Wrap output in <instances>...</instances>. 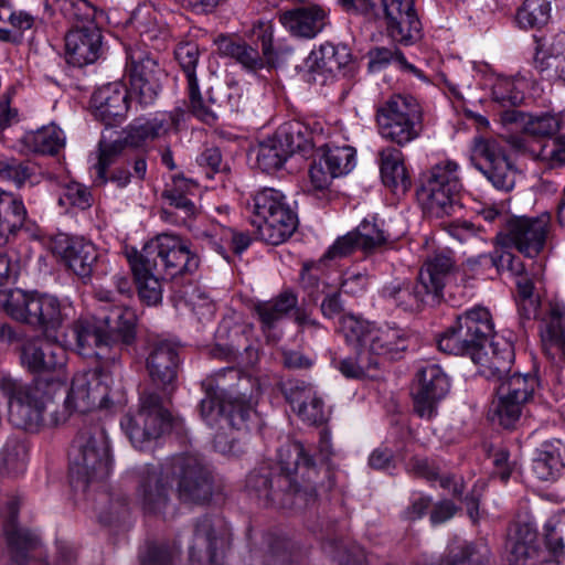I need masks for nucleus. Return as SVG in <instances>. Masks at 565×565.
I'll list each match as a JSON object with an SVG mask.
<instances>
[{
  "label": "nucleus",
  "instance_id": "f257e3e1",
  "mask_svg": "<svg viewBox=\"0 0 565 565\" xmlns=\"http://www.w3.org/2000/svg\"><path fill=\"white\" fill-rule=\"evenodd\" d=\"M280 472L271 476L267 467L247 476L246 488L257 498L280 508L307 507L317 497L313 476L317 473L311 456L299 441H288L277 451Z\"/></svg>",
  "mask_w": 565,
  "mask_h": 565
},
{
  "label": "nucleus",
  "instance_id": "f03ea898",
  "mask_svg": "<svg viewBox=\"0 0 565 565\" xmlns=\"http://www.w3.org/2000/svg\"><path fill=\"white\" fill-rule=\"evenodd\" d=\"M339 328L355 351V358L334 356L332 364L348 379L373 376L371 372L377 370L386 358L395 360L406 349L403 332L397 328H376L352 315L341 317Z\"/></svg>",
  "mask_w": 565,
  "mask_h": 565
},
{
  "label": "nucleus",
  "instance_id": "7ed1b4c3",
  "mask_svg": "<svg viewBox=\"0 0 565 565\" xmlns=\"http://www.w3.org/2000/svg\"><path fill=\"white\" fill-rule=\"evenodd\" d=\"M212 381L204 384L206 396L200 403V413L203 420L213 426L224 420L235 429L247 428L254 411L249 403L252 392L248 387L250 380L242 376L235 367L222 369Z\"/></svg>",
  "mask_w": 565,
  "mask_h": 565
},
{
  "label": "nucleus",
  "instance_id": "20e7f679",
  "mask_svg": "<svg viewBox=\"0 0 565 565\" xmlns=\"http://www.w3.org/2000/svg\"><path fill=\"white\" fill-rule=\"evenodd\" d=\"M100 324L79 321L76 327L78 354L115 361L117 353L107 355V349L130 344L136 335L137 317L132 309L114 305L109 312L99 318Z\"/></svg>",
  "mask_w": 565,
  "mask_h": 565
},
{
  "label": "nucleus",
  "instance_id": "39448f33",
  "mask_svg": "<svg viewBox=\"0 0 565 565\" xmlns=\"http://www.w3.org/2000/svg\"><path fill=\"white\" fill-rule=\"evenodd\" d=\"M3 308L13 320L40 328L45 338H66L62 332L66 316L54 296L11 289L3 294Z\"/></svg>",
  "mask_w": 565,
  "mask_h": 565
},
{
  "label": "nucleus",
  "instance_id": "423d86ee",
  "mask_svg": "<svg viewBox=\"0 0 565 565\" xmlns=\"http://www.w3.org/2000/svg\"><path fill=\"white\" fill-rule=\"evenodd\" d=\"M248 210L259 238L270 245L286 242L298 226L296 212L276 189L264 188L256 192L248 203Z\"/></svg>",
  "mask_w": 565,
  "mask_h": 565
},
{
  "label": "nucleus",
  "instance_id": "0eeeda50",
  "mask_svg": "<svg viewBox=\"0 0 565 565\" xmlns=\"http://www.w3.org/2000/svg\"><path fill=\"white\" fill-rule=\"evenodd\" d=\"M380 136L399 147L416 140L423 131V110L409 95H393L376 109Z\"/></svg>",
  "mask_w": 565,
  "mask_h": 565
},
{
  "label": "nucleus",
  "instance_id": "6e6552de",
  "mask_svg": "<svg viewBox=\"0 0 565 565\" xmlns=\"http://www.w3.org/2000/svg\"><path fill=\"white\" fill-rule=\"evenodd\" d=\"M47 386L49 382L40 377L30 383L11 377L0 380V390L9 397V419L15 427L32 430L42 423Z\"/></svg>",
  "mask_w": 565,
  "mask_h": 565
},
{
  "label": "nucleus",
  "instance_id": "1a4fd4ad",
  "mask_svg": "<svg viewBox=\"0 0 565 565\" xmlns=\"http://www.w3.org/2000/svg\"><path fill=\"white\" fill-rule=\"evenodd\" d=\"M458 169L455 161L447 160L435 164L424 175L417 198L429 216L443 218L452 214L456 196L462 188Z\"/></svg>",
  "mask_w": 565,
  "mask_h": 565
},
{
  "label": "nucleus",
  "instance_id": "9d476101",
  "mask_svg": "<svg viewBox=\"0 0 565 565\" xmlns=\"http://www.w3.org/2000/svg\"><path fill=\"white\" fill-rule=\"evenodd\" d=\"M125 73L130 84V100L141 107L152 105L161 90L164 70L157 57L140 45L126 49Z\"/></svg>",
  "mask_w": 565,
  "mask_h": 565
},
{
  "label": "nucleus",
  "instance_id": "9b49d317",
  "mask_svg": "<svg viewBox=\"0 0 565 565\" xmlns=\"http://www.w3.org/2000/svg\"><path fill=\"white\" fill-rule=\"evenodd\" d=\"M138 255L169 278L193 274L200 265L198 254L191 250L186 241L167 233L147 243Z\"/></svg>",
  "mask_w": 565,
  "mask_h": 565
},
{
  "label": "nucleus",
  "instance_id": "f8f14e48",
  "mask_svg": "<svg viewBox=\"0 0 565 565\" xmlns=\"http://www.w3.org/2000/svg\"><path fill=\"white\" fill-rule=\"evenodd\" d=\"M551 234V215L515 216L505 220V227L495 235L497 245L513 247L525 257L534 258L545 248Z\"/></svg>",
  "mask_w": 565,
  "mask_h": 565
},
{
  "label": "nucleus",
  "instance_id": "ddd939ff",
  "mask_svg": "<svg viewBox=\"0 0 565 565\" xmlns=\"http://www.w3.org/2000/svg\"><path fill=\"white\" fill-rule=\"evenodd\" d=\"M166 473L177 482L182 501L204 503L212 497L211 472L198 456L180 455L167 460Z\"/></svg>",
  "mask_w": 565,
  "mask_h": 565
},
{
  "label": "nucleus",
  "instance_id": "4468645a",
  "mask_svg": "<svg viewBox=\"0 0 565 565\" xmlns=\"http://www.w3.org/2000/svg\"><path fill=\"white\" fill-rule=\"evenodd\" d=\"M171 424L170 413L162 406L156 393L140 396V407L136 414H127L120 422L130 441L136 448L142 449L145 444L164 434Z\"/></svg>",
  "mask_w": 565,
  "mask_h": 565
},
{
  "label": "nucleus",
  "instance_id": "2eb2a0df",
  "mask_svg": "<svg viewBox=\"0 0 565 565\" xmlns=\"http://www.w3.org/2000/svg\"><path fill=\"white\" fill-rule=\"evenodd\" d=\"M471 161L495 189L508 192L514 188L516 169L507 157L500 139L475 137L471 146Z\"/></svg>",
  "mask_w": 565,
  "mask_h": 565
},
{
  "label": "nucleus",
  "instance_id": "dca6fc26",
  "mask_svg": "<svg viewBox=\"0 0 565 565\" xmlns=\"http://www.w3.org/2000/svg\"><path fill=\"white\" fill-rule=\"evenodd\" d=\"M499 382L493 412L502 427L511 428L533 398L539 382L534 375L520 373L507 375Z\"/></svg>",
  "mask_w": 565,
  "mask_h": 565
},
{
  "label": "nucleus",
  "instance_id": "f3484780",
  "mask_svg": "<svg viewBox=\"0 0 565 565\" xmlns=\"http://www.w3.org/2000/svg\"><path fill=\"white\" fill-rule=\"evenodd\" d=\"M95 8L87 0H73V66L95 63L102 52V33Z\"/></svg>",
  "mask_w": 565,
  "mask_h": 565
},
{
  "label": "nucleus",
  "instance_id": "a211bd4d",
  "mask_svg": "<svg viewBox=\"0 0 565 565\" xmlns=\"http://www.w3.org/2000/svg\"><path fill=\"white\" fill-rule=\"evenodd\" d=\"M449 380L437 364H427L417 372V384L413 392L414 411L425 419L437 415L438 403L449 391Z\"/></svg>",
  "mask_w": 565,
  "mask_h": 565
},
{
  "label": "nucleus",
  "instance_id": "6ab92c4d",
  "mask_svg": "<svg viewBox=\"0 0 565 565\" xmlns=\"http://www.w3.org/2000/svg\"><path fill=\"white\" fill-rule=\"evenodd\" d=\"M385 28L395 42L411 44L420 38L422 23L414 0H381Z\"/></svg>",
  "mask_w": 565,
  "mask_h": 565
},
{
  "label": "nucleus",
  "instance_id": "aec40b11",
  "mask_svg": "<svg viewBox=\"0 0 565 565\" xmlns=\"http://www.w3.org/2000/svg\"><path fill=\"white\" fill-rule=\"evenodd\" d=\"M171 481L166 473V462L147 465L138 472L136 498L147 513H162L170 500Z\"/></svg>",
  "mask_w": 565,
  "mask_h": 565
},
{
  "label": "nucleus",
  "instance_id": "412c9836",
  "mask_svg": "<svg viewBox=\"0 0 565 565\" xmlns=\"http://www.w3.org/2000/svg\"><path fill=\"white\" fill-rule=\"evenodd\" d=\"M224 547L225 539L212 519H199L189 545L190 565H224Z\"/></svg>",
  "mask_w": 565,
  "mask_h": 565
},
{
  "label": "nucleus",
  "instance_id": "4be33fe9",
  "mask_svg": "<svg viewBox=\"0 0 565 565\" xmlns=\"http://www.w3.org/2000/svg\"><path fill=\"white\" fill-rule=\"evenodd\" d=\"M131 103L130 90L121 82L99 87L90 98L95 118L106 127L120 125L126 119Z\"/></svg>",
  "mask_w": 565,
  "mask_h": 565
},
{
  "label": "nucleus",
  "instance_id": "5701e85b",
  "mask_svg": "<svg viewBox=\"0 0 565 565\" xmlns=\"http://www.w3.org/2000/svg\"><path fill=\"white\" fill-rule=\"evenodd\" d=\"M472 361L479 365L482 376L501 381L511 371L514 361L513 344L503 337H493L483 349L478 350Z\"/></svg>",
  "mask_w": 565,
  "mask_h": 565
},
{
  "label": "nucleus",
  "instance_id": "b1692460",
  "mask_svg": "<svg viewBox=\"0 0 565 565\" xmlns=\"http://www.w3.org/2000/svg\"><path fill=\"white\" fill-rule=\"evenodd\" d=\"M285 396L303 422L319 425L328 419L324 403L311 384L290 381L285 386Z\"/></svg>",
  "mask_w": 565,
  "mask_h": 565
},
{
  "label": "nucleus",
  "instance_id": "393cba45",
  "mask_svg": "<svg viewBox=\"0 0 565 565\" xmlns=\"http://www.w3.org/2000/svg\"><path fill=\"white\" fill-rule=\"evenodd\" d=\"M381 296L388 305L409 313L418 312L426 305L434 303L428 289L424 288L418 278L416 282L395 279L382 288Z\"/></svg>",
  "mask_w": 565,
  "mask_h": 565
},
{
  "label": "nucleus",
  "instance_id": "a878e982",
  "mask_svg": "<svg viewBox=\"0 0 565 565\" xmlns=\"http://www.w3.org/2000/svg\"><path fill=\"white\" fill-rule=\"evenodd\" d=\"M329 11L321 6L311 4L286 10L279 13V22L294 36L312 39L328 23Z\"/></svg>",
  "mask_w": 565,
  "mask_h": 565
},
{
  "label": "nucleus",
  "instance_id": "bb28decb",
  "mask_svg": "<svg viewBox=\"0 0 565 565\" xmlns=\"http://www.w3.org/2000/svg\"><path fill=\"white\" fill-rule=\"evenodd\" d=\"M199 47L192 43L179 45L175 50V57L179 61L185 77L188 79L189 102L192 114L204 122L212 121L214 110L207 105H203L202 96L199 89L195 75V67L199 62Z\"/></svg>",
  "mask_w": 565,
  "mask_h": 565
},
{
  "label": "nucleus",
  "instance_id": "cd10ccee",
  "mask_svg": "<svg viewBox=\"0 0 565 565\" xmlns=\"http://www.w3.org/2000/svg\"><path fill=\"white\" fill-rule=\"evenodd\" d=\"M542 348L552 360L565 358V303H548L546 316L540 326Z\"/></svg>",
  "mask_w": 565,
  "mask_h": 565
},
{
  "label": "nucleus",
  "instance_id": "c85d7f7f",
  "mask_svg": "<svg viewBox=\"0 0 565 565\" xmlns=\"http://www.w3.org/2000/svg\"><path fill=\"white\" fill-rule=\"evenodd\" d=\"M491 550L483 542L455 540L436 559H424L420 565H490Z\"/></svg>",
  "mask_w": 565,
  "mask_h": 565
},
{
  "label": "nucleus",
  "instance_id": "c756f323",
  "mask_svg": "<svg viewBox=\"0 0 565 565\" xmlns=\"http://www.w3.org/2000/svg\"><path fill=\"white\" fill-rule=\"evenodd\" d=\"M9 510L10 522L6 525L4 531L13 562L17 565H47L29 557V553L35 551L41 545V541L35 533L19 527L14 523L18 514V502H10Z\"/></svg>",
  "mask_w": 565,
  "mask_h": 565
},
{
  "label": "nucleus",
  "instance_id": "7c9ffc66",
  "mask_svg": "<svg viewBox=\"0 0 565 565\" xmlns=\"http://www.w3.org/2000/svg\"><path fill=\"white\" fill-rule=\"evenodd\" d=\"M76 475L86 484L104 482L111 472V458L104 447L97 448L94 439H89L81 449V457L76 462Z\"/></svg>",
  "mask_w": 565,
  "mask_h": 565
},
{
  "label": "nucleus",
  "instance_id": "2f4dec72",
  "mask_svg": "<svg viewBox=\"0 0 565 565\" xmlns=\"http://www.w3.org/2000/svg\"><path fill=\"white\" fill-rule=\"evenodd\" d=\"M177 126L178 119L172 113L157 114L149 119H136L128 126L124 141L128 146L138 148L148 141L166 136Z\"/></svg>",
  "mask_w": 565,
  "mask_h": 565
},
{
  "label": "nucleus",
  "instance_id": "473e14b6",
  "mask_svg": "<svg viewBox=\"0 0 565 565\" xmlns=\"http://www.w3.org/2000/svg\"><path fill=\"white\" fill-rule=\"evenodd\" d=\"M316 266L317 264L313 262L303 264L300 275L301 284L305 289L308 290L309 296L313 300H318L319 296H323L320 310L323 317L332 319L340 315L343 310L340 292L337 290H331L330 285L327 281L321 280L313 273Z\"/></svg>",
  "mask_w": 565,
  "mask_h": 565
},
{
  "label": "nucleus",
  "instance_id": "72a5a7b5",
  "mask_svg": "<svg viewBox=\"0 0 565 565\" xmlns=\"http://www.w3.org/2000/svg\"><path fill=\"white\" fill-rule=\"evenodd\" d=\"M198 188V182L181 174L174 175L171 183L167 184L162 198L179 214V220H175V223L185 224L196 213L192 196L196 194Z\"/></svg>",
  "mask_w": 565,
  "mask_h": 565
},
{
  "label": "nucleus",
  "instance_id": "f704fd0d",
  "mask_svg": "<svg viewBox=\"0 0 565 565\" xmlns=\"http://www.w3.org/2000/svg\"><path fill=\"white\" fill-rule=\"evenodd\" d=\"M178 364L177 348L169 341L156 342L147 359V369L152 381L163 386L174 382Z\"/></svg>",
  "mask_w": 565,
  "mask_h": 565
},
{
  "label": "nucleus",
  "instance_id": "c9c22d12",
  "mask_svg": "<svg viewBox=\"0 0 565 565\" xmlns=\"http://www.w3.org/2000/svg\"><path fill=\"white\" fill-rule=\"evenodd\" d=\"M106 395V387L102 385L95 370H88L73 377V408L84 413L100 407Z\"/></svg>",
  "mask_w": 565,
  "mask_h": 565
},
{
  "label": "nucleus",
  "instance_id": "e433bc0d",
  "mask_svg": "<svg viewBox=\"0 0 565 565\" xmlns=\"http://www.w3.org/2000/svg\"><path fill=\"white\" fill-rule=\"evenodd\" d=\"M25 220L26 209L22 200L0 188V247L17 236Z\"/></svg>",
  "mask_w": 565,
  "mask_h": 565
},
{
  "label": "nucleus",
  "instance_id": "4c0bfd02",
  "mask_svg": "<svg viewBox=\"0 0 565 565\" xmlns=\"http://www.w3.org/2000/svg\"><path fill=\"white\" fill-rule=\"evenodd\" d=\"M454 259L444 254H437L429 258L418 273V279L428 289L433 302H439L443 290L454 269Z\"/></svg>",
  "mask_w": 565,
  "mask_h": 565
},
{
  "label": "nucleus",
  "instance_id": "58836bf2",
  "mask_svg": "<svg viewBox=\"0 0 565 565\" xmlns=\"http://www.w3.org/2000/svg\"><path fill=\"white\" fill-rule=\"evenodd\" d=\"M130 267L135 276L140 299L149 306H154L162 300L161 282L158 278L160 270L146 264L143 258L136 254L129 258Z\"/></svg>",
  "mask_w": 565,
  "mask_h": 565
},
{
  "label": "nucleus",
  "instance_id": "ea45409f",
  "mask_svg": "<svg viewBox=\"0 0 565 565\" xmlns=\"http://www.w3.org/2000/svg\"><path fill=\"white\" fill-rule=\"evenodd\" d=\"M535 67L543 79L565 82V35L556 36L535 57Z\"/></svg>",
  "mask_w": 565,
  "mask_h": 565
},
{
  "label": "nucleus",
  "instance_id": "a19ab883",
  "mask_svg": "<svg viewBox=\"0 0 565 565\" xmlns=\"http://www.w3.org/2000/svg\"><path fill=\"white\" fill-rule=\"evenodd\" d=\"M537 534L530 524H520L508 541V565H527L537 555Z\"/></svg>",
  "mask_w": 565,
  "mask_h": 565
},
{
  "label": "nucleus",
  "instance_id": "79ce46f5",
  "mask_svg": "<svg viewBox=\"0 0 565 565\" xmlns=\"http://www.w3.org/2000/svg\"><path fill=\"white\" fill-rule=\"evenodd\" d=\"M223 55L234 58L245 70L256 72L265 67L266 62L271 58V46L263 41V55L258 50L245 42L224 40L220 44Z\"/></svg>",
  "mask_w": 565,
  "mask_h": 565
},
{
  "label": "nucleus",
  "instance_id": "37998d69",
  "mask_svg": "<svg viewBox=\"0 0 565 565\" xmlns=\"http://www.w3.org/2000/svg\"><path fill=\"white\" fill-rule=\"evenodd\" d=\"M297 296L292 291L287 290L271 300L255 305V312L262 323V330L268 338V333L297 306Z\"/></svg>",
  "mask_w": 565,
  "mask_h": 565
},
{
  "label": "nucleus",
  "instance_id": "c03bdc74",
  "mask_svg": "<svg viewBox=\"0 0 565 565\" xmlns=\"http://www.w3.org/2000/svg\"><path fill=\"white\" fill-rule=\"evenodd\" d=\"M351 61L352 54L347 45L327 42L310 53L307 63L310 68L335 73L349 65Z\"/></svg>",
  "mask_w": 565,
  "mask_h": 565
},
{
  "label": "nucleus",
  "instance_id": "a18cd8bd",
  "mask_svg": "<svg viewBox=\"0 0 565 565\" xmlns=\"http://www.w3.org/2000/svg\"><path fill=\"white\" fill-rule=\"evenodd\" d=\"M21 142L29 152L54 156L65 146V137L58 127L50 125L25 132Z\"/></svg>",
  "mask_w": 565,
  "mask_h": 565
},
{
  "label": "nucleus",
  "instance_id": "49530a36",
  "mask_svg": "<svg viewBox=\"0 0 565 565\" xmlns=\"http://www.w3.org/2000/svg\"><path fill=\"white\" fill-rule=\"evenodd\" d=\"M380 170L385 185L402 191L409 186V178L404 164V156L394 147H386L380 152Z\"/></svg>",
  "mask_w": 565,
  "mask_h": 565
},
{
  "label": "nucleus",
  "instance_id": "de8ad7c7",
  "mask_svg": "<svg viewBox=\"0 0 565 565\" xmlns=\"http://www.w3.org/2000/svg\"><path fill=\"white\" fill-rule=\"evenodd\" d=\"M47 342L43 348V362L45 365L39 366L33 372L34 375L56 373L62 384L67 382L68 350L66 338H46Z\"/></svg>",
  "mask_w": 565,
  "mask_h": 565
},
{
  "label": "nucleus",
  "instance_id": "09e8293b",
  "mask_svg": "<svg viewBox=\"0 0 565 565\" xmlns=\"http://www.w3.org/2000/svg\"><path fill=\"white\" fill-rule=\"evenodd\" d=\"M457 318L480 350L489 342V339L492 340L493 337H497L492 316L486 307H473Z\"/></svg>",
  "mask_w": 565,
  "mask_h": 565
},
{
  "label": "nucleus",
  "instance_id": "8fccbe9b",
  "mask_svg": "<svg viewBox=\"0 0 565 565\" xmlns=\"http://www.w3.org/2000/svg\"><path fill=\"white\" fill-rule=\"evenodd\" d=\"M561 457V443L558 440L544 441L535 451L532 469L537 479L542 481L555 480L563 468Z\"/></svg>",
  "mask_w": 565,
  "mask_h": 565
},
{
  "label": "nucleus",
  "instance_id": "3c124183",
  "mask_svg": "<svg viewBox=\"0 0 565 565\" xmlns=\"http://www.w3.org/2000/svg\"><path fill=\"white\" fill-rule=\"evenodd\" d=\"M440 351L454 355H469L471 360L480 350L458 318L438 339Z\"/></svg>",
  "mask_w": 565,
  "mask_h": 565
},
{
  "label": "nucleus",
  "instance_id": "603ef678",
  "mask_svg": "<svg viewBox=\"0 0 565 565\" xmlns=\"http://www.w3.org/2000/svg\"><path fill=\"white\" fill-rule=\"evenodd\" d=\"M360 242V249L364 253H371L386 245L391 237L384 226V221L372 216L364 218L354 230Z\"/></svg>",
  "mask_w": 565,
  "mask_h": 565
},
{
  "label": "nucleus",
  "instance_id": "864d4df0",
  "mask_svg": "<svg viewBox=\"0 0 565 565\" xmlns=\"http://www.w3.org/2000/svg\"><path fill=\"white\" fill-rule=\"evenodd\" d=\"M26 467V447L15 439L7 440L0 451V476L13 478L21 475Z\"/></svg>",
  "mask_w": 565,
  "mask_h": 565
},
{
  "label": "nucleus",
  "instance_id": "5fc2aeb1",
  "mask_svg": "<svg viewBox=\"0 0 565 565\" xmlns=\"http://www.w3.org/2000/svg\"><path fill=\"white\" fill-rule=\"evenodd\" d=\"M355 149L351 146H327L322 149V163L338 178L345 175L355 167Z\"/></svg>",
  "mask_w": 565,
  "mask_h": 565
},
{
  "label": "nucleus",
  "instance_id": "6e6d98bb",
  "mask_svg": "<svg viewBox=\"0 0 565 565\" xmlns=\"http://www.w3.org/2000/svg\"><path fill=\"white\" fill-rule=\"evenodd\" d=\"M97 259L94 244L83 236L73 237V274L77 275L83 284L90 280L92 267Z\"/></svg>",
  "mask_w": 565,
  "mask_h": 565
},
{
  "label": "nucleus",
  "instance_id": "4d7b16f0",
  "mask_svg": "<svg viewBox=\"0 0 565 565\" xmlns=\"http://www.w3.org/2000/svg\"><path fill=\"white\" fill-rule=\"evenodd\" d=\"M550 0H525L516 12V21L523 29H540L551 19Z\"/></svg>",
  "mask_w": 565,
  "mask_h": 565
},
{
  "label": "nucleus",
  "instance_id": "13d9d810",
  "mask_svg": "<svg viewBox=\"0 0 565 565\" xmlns=\"http://www.w3.org/2000/svg\"><path fill=\"white\" fill-rule=\"evenodd\" d=\"M525 83L521 78L498 76L492 85V98L502 106H518L524 99Z\"/></svg>",
  "mask_w": 565,
  "mask_h": 565
},
{
  "label": "nucleus",
  "instance_id": "bf43d9fd",
  "mask_svg": "<svg viewBox=\"0 0 565 565\" xmlns=\"http://www.w3.org/2000/svg\"><path fill=\"white\" fill-rule=\"evenodd\" d=\"M275 137L280 146L290 157L296 152H307L311 149V142L308 138V132L305 127L299 122L288 124L278 129Z\"/></svg>",
  "mask_w": 565,
  "mask_h": 565
},
{
  "label": "nucleus",
  "instance_id": "052dcab7",
  "mask_svg": "<svg viewBox=\"0 0 565 565\" xmlns=\"http://www.w3.org/2000/svg\"><path fill=\"white\" fill-rule=\"evenodd\" d=\"M254 152L257 167L265 172L281 168L288 158L287 152H285L275 136L262 141L254 149Z\"/></svg>",
  "mask_w": 565,
  "mask_h": 565
},
{
  "label": "nucleus",
  "instance_id": "680f3d73",
  "mask_svg": "<svg viewBox=\"0 0 565 565\" xmlns=\"http://www.w3.org/2000/svg\"><path fill=\"white\" fill-rule=\"evenodd\" d=\"M543 530L545 545L551 554L556 558L564 556L565 510L552 514L546 520Z\"/></svg>",
  "mask_w": 565,
  "mask_h": 565
},
{
  "label": "nucleus",
  "instance_id": "e2e57ef3",
  "mask_svg": "<svg viewBox=\"0 0 565 565\" xmlns=\"http://www.w3.org/2000/svg\"><path fill=\"white\" fill-rule=\"evenodd\" d=\"M212 247L225 259L230 260L226 247L228 246L235 254H242L250 245L252 238L246 232H237L233 228H222L220 242L214 236L209 235Z\"/></svg>",
  "mask_w": 565,
  "mask_h": 565
},
{
  "label": "nucleus",
  "instance_id": "0e129e2a",
  "mask_svg": "<svg viewBox=\"0 0 565 565\" xmlns=\"http://www.w3.org/2000/svg\"><path fill=\"white\" fill-rule=\"evenodd\" d=\"M46 342L47 341L40 335H30L29 339H25L22 345L18 348L20 365L29 373L33 374L36 367L45 365L42 358L43 348Z\"/></svg>",
  "mask_w": 565,
  "mask_h": 565
},
{
  "label": "nucleus",
  "instance_id": "69168bd1",
  "mask_svg": "<svg viewBox=\"0 0 565 565\" xmlns=\"http://www.w3.org/2000/svg\"><path fill=\"white\" fill-rule=\"evenodd\" d=\"M125 145L124 140H107L105 135L102 136L98 142V161L95 166L97 179L100 183L107 182V170L122 152Z\"/></svg>",
  "mask_w": 565,
  "mask_h": 565
},
{
  "label": "nucleus",
  "instance_id": "338daca9",
  "mask_svg": "<svg viewBox=\"0 0 565 565\" xmlns=\"http://www.w3.org/2000/svg\"><path fill=\"white\" fill-rule=\"evenodd\" d=\"M565 115L563 114H544L531 117L524 124L525 134L533 137H551L563 129Z\"/></svg>",
  "mask_w": 565,
  "mask_h": 565
},
{
  "label": "nucleus",
  "instance_id": "774afa93",
  "mask_svg": "<svg viewBox=\"0 0 565 565\" xmlns=\"http://www.w3.org/2000/svg\"><path fill=\"white\" fill-rule=\"evenodd\" d=\"M127 499L119 493L100 492L96 500V510L100 522L109 523L125 514Z\"/></svg>",
  "mask_w": 565,
  "mask_h": 565
}]
</instances>
